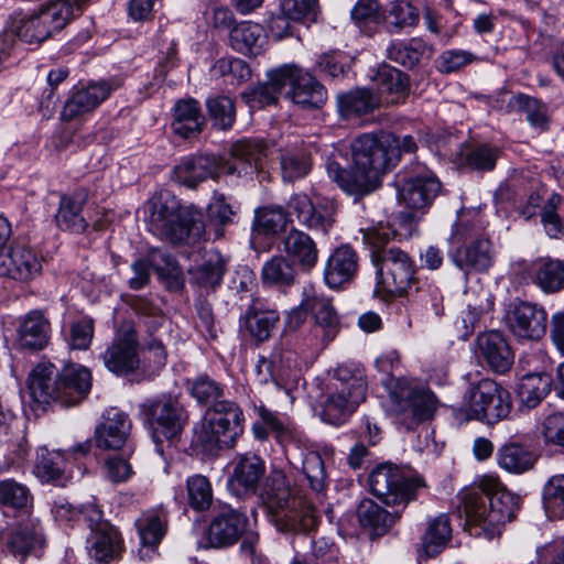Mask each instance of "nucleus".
Here are the masks:
<instances>
[{
  "label": "nucleus",
  "mask_w": 564,
  "mask_h": 564,
  "mask_svg": "<svg viewBox=\"0 0 564 564\" xmlns=\"http://www.w3.org/2000/svg\"><path fill=\"white\" fill-rule=\"evenodd\" d=\"M260 499L271 521L281 532H303L308 538L318 523L315 508L292 494L286 476L273 470L267 478ZM311 552L303 555L312 564H336V547L328 538L317 533L310 536Z\"/></svg>",
  "instance_id": "nucleus-1"
},
{
  "label": "nucleus",
  "mask_w": 564,
  "mask_h": 564,
  "mask_svg": "<svg viewBox=\"0 0 564 564\" xmlns=\"http://www.w3.org/2000/svg\"><path fill=\"white\" fill-rule=\"evenodd\" d=\"M350 148L351 170H345L335 158H329L326 171L343 191L355 196L373 192L381 176L399 163L395 134L391 132L364 133L352 141Z\"/></svg>",
  "instance_id": "nucleus-2"
},
{
  "label": "nucleus",
  "mask_w": 564,
  "mask_h": 564,
  "mask_svg": "<svg viewBox=\"0 0 564 564\" xmlns=\"http://www.w3.org/2000/svg\"><path fill=\"white\" fill-rule=\"evenodd\" d=\"M465 529L476 536L494 539L513 521L520 509V497L508 490L497 477L484 476L458 494Z\"/></svg>",
  "instance_id": "nucleus-3"
},
{
  "label": "nucleus",
  "mask_w": 564,
  "mask_h": 564,
  "mask_svg": "<svg viewBox=\"0 0 564 564\" xmlns=\"http://www.w3.org/2000/svg\"><path fill=\"white\" fill-rule=\"evenodd\" d=\"M286 209L267 206L257 210L256 229L264 235L276 234L295 218L307 230L326 236L336 223V205L327 198L313 202L305 194H295L289 199Z\"/></svg>",
  "instance_id": "nucleus-4"
},
{
  "label": "nucleus",
  "mask_w": 564,
  "mask_h": 564,
  "mask_svg": "<svg viewBox=\"0 0 564 564\" xmlns=\"http://www.w3.org/2000/svg\"><path fill=\"white\" fill-rule=\"evenodd\" d=\"M147 224L149 230L173 245H195L205 231L202 214L193 208L183 207L170 193H160L147 204Z\"/></svg>",
  "instance_id": "nucleus-5"
},
{
  "label": "nucleus",
  "mask_w": 564,
  "mask_h": 564,
  "mask_svg": "<svg viewBox=\"0 0 564 564\" xmlns=\"http://www.w3.org/2000/svg\"><path fill=\"white\" fill-rule=\"evenodd\" d=\"M364 240L371 247V260L377 270L378 284L390 294L402 295L416 284L414 264L406 252L387 248L389 234L379 229L364 231Z\"/></svg>",
  "instance_id": "nucleus-6"
},
{
  "label": "nucleus",
  "mask_w": 564,
  "mask_h": 564,
  "mask_svg": "<svg viewBox=\"0 0 564 564\" xmlns=\"http://www.w3.org/2000/svg\"><path fill=\"white\" fill-rule=\"evenodd\" d=\"M366 393L367 382L359 368L337 366L322 403V420L334 425L344 423L366 400Z\"/></svg>",
  "instance_id": "nucleus-7"
},
{
  "label": "nucleus",
  "mask_w": 564,
  "mask_h": 564,
  "mask_svg": "<svg viewBox=\"0 0 564 564\" xmlns=\"http://www.w3.org/2000/svg\"><path fill=\"white\" fill-rule=\"evenodd\" d=\"M73 18V7L63 1L41 7L31 12L11 15L7 31L30 45H40L61 31Z\"/></svg>",
  "instance_id": "nucleus-8"
},
{
  "label": "nucleus",
  "mask_w": 564,
  "mask_h": 564,
  "mask_svg": "<svg viewBox=\"0 0 564 564\" xmlns=\"http://www.w3.org/2000/svg\"><path fill=\"white\" fill-rule=\"evenodd\" d=\"M390 401L391 411L406 430H413L420 423L432 420L437 409V399L433 392L401 378L395 380Z\"/></svg>",
  "instance_id": "nucleus-9"
},
{
  "label": "nucleus",
  "mask_w": 564,
  "mask_h": 564,
  "mask_svg": "<svg viewBox=\"0 0 564 564\" xmlns=\"http://www.w3.org/2000/svg\"><path fill=\"white\" fill-rule=\"evenodd\" d=\"M140 413L149 425L156 449L161 454V445L177 438L187 422L186 411L171 397L147 400L140 405Z\"/></svg>",
  "instance_id": "nucleus-10"
},
{
  "label": "nucleus",
  "mask_w": 564,
  "mask_h": 564,
  "mask_svg": "<svg viewBox=\"0 0 564 564\" xmlns=\"http://www.w3.org/2000/svg\"><path fill=\"white\" fill-rule=\"evenodd\" d=\"M371 492L386 505H406L416 498L417 490L426 484L420 475H412L398 466L386 463L377 466L369 475Z\"/></svg>",
  "instance_id": "nucleus-11"
},
{
  "label": "nucleus",
  "mask_w": 564,
  "mask_h": 564,
  "mask_svg": "<svg viewBox=\"0 0 564 564\" xmlns=\"http://www.w3.org/2000/svg\"><path fill=\"white\" fill-rule=\"evenodd\" d=\"M243 413L232 401H221L210 408L202 424L198 438L206 446L231 447L243 432Z\"/></svg>",
  "instance_id": "nucleus-12"
},
{
  "label": "nucleus",
  "mask_w": 564,
  "mask_h": 564,
  "mask_svg": "<svg viewBox=\"0 0 564 564\" xmlns=\"http://www.w3.org/2000/svg\"><path fill=\"white\" fill-rule=\"evenodd\" d=\"M138 349L137 330L130 324L122 325L101 354L104 366L117 376L132 373L140 366Z\"/></svg>",
  "instance_id": "nucleus-13"
},
{
  "label": "nucleus",
  "mask_w": 564,
  "mask_h": 564,
  "mask_svg": "<svg viewBox=\"0 0 564 564\" xmlns=\"http://www.w3.org/2000/svg\"><path fill=\"white\" fill-rule=\"evenodd\" d=\"M285 96L304 109H318L327 100L326 88L308 72L294 64L283 65Z\"/></svg>",
  "instance_id": "nucleus-14"
},
{
  "label": "nucleus",
  "mask_w": 564,
  "mask_h": 564,
  "mask_svg": "<svg viewBox=\"0 0 564 564\" xmlns=\"http://www.w3.org/2000/svg\"><path fill=\"white\" fill-rule=\"evenodd\" d=\"M509 330L516 337L538 341L546 333L547 313L544 307L524 301H518L509 306L505 316Z\"/></svg>",
  "instance_id": "nucleus-15"
},
{
  "label": "nucleus",
  "mask_w": 564,
  "mask_h": 564,
  "mask_svg": "<svg viewBox=\"0 0 564 564\" xmlns=\"http://www.w3.org/2000/svg\"><path fill=\"white\" fill-rule=\"evenodd\" d=\"M173 172L177 183L196 188L208 178L215 180L226 173L225 160L209 154L189 155L183 158Z\"/></svg>",
  "instance_id": "nucleus-16"
},
{
  "label": "nucleus",
  "mask_w": 564,
  "mask_h": 564,
  "mask_svg": "<svg viewBox=\"0 0 564 564\" xmlns=\"http://www.w3.org/2000/svg\"><path fill=\"white\" fill-rule=\"evenodd\" d=\"M496 251L489 238H479L457 247L451 254L452 263L467 279L471 273H486L494 265Z\"/></svg>",
  "instance_id": "nucleus-17"
},
{
  "label": "nucleus",
  "mask_w": 564,
  "mask_h": 564,
  "mask_svg": "<svg viewBox=\"0 0 564 564\" xmlns=\"http://www.w3.org/2000/svg\"><path fill=\"white\" fill-rule=\"evenodd\" d=\"M42 257L35 250L14 243L8 253L0 252V276H9L19 281H31L42 272Z\"/></svg>",
  "instance_id": "nucleus-18"
},
{
  "label": "nucleus",
  "mask_w": 564,
  "mask_h": 564,
  "mask_svg": "<svg viewBox=\"0 0 564 564\" xmlns=\"http://www.w3.org/2000/svg\"><path fill=\"white\" fill-rule=\"evenodd\" d=\"M265 470V464L258 455L248 453L237 456L228 479L229 490L238 497L254 495L264 478Z\"/></svg>",
  "instance_id": "nucleus-19"
},
{
  "label": "nucleus",
  "mask_w": 564,
  "mask_h": 564,
  "mask_svg": "<svg viewBox=\"0 0 564 564\" xmlns=\"http://www.w3.org/2000/svg\"><path fill=\"white\" fill-rule=\"evenodd\" d=\"M269 147L262 139H242L230 148V155L236 161H225L226 174H251L264 167Z\"/></svg>",
  "instance_id": "nucleus-20"
},
{
  "label": "nucleus",
  "mask_w": 564,
  "mask_h": 564,
  "mask_svg": "<svg viewBox=\"0 0 564 564\" xmlns=\"http://www.w3.org/2000/svg\"><path fill=\"white\" fill-rule=\"evenodd\" d=\"M441 191V183L430 171L406 178L398 191L401 204L411 209L429 206Z\"/></svg>",
  "instance_id": "nucleus-21"
},
{
  "label": "nucleus",
  "mask_w": 564,
  "mask_h": 564,
  "mask_svg": "<svg viewBox=\"0 0 564 564\" xmlns=\"http://www.w3.org/2000/svg\"><path fill=\"white\" fill-rule=\"evenodd\" d=\"M248 525L247 517L231 508L216 514L208 528V542L214 547L235 544L245 533Z\"/></svg>",
  "instance_id": "nucleus-22"
},
{
  "label": "nucleus",
  "mask_w": 564,
  "mask_h": 564,
  "mask_svg": "<svg viewBox=\"0 0 564 564\" xmlns=\"http://www.w3.org/2000/svg\"><path fill=\"white\" fill-rule=\"evenodd\" d=\"M7 550L24 560L29 554L43 546V530L39 521L29 520L19 523L1 533Z\"/></svg>",
  "instance_id": "nucleus-23"
},
{
  "label": "nucleus",
  "mask_w": 564,
  "mask_h": 564,
  "mask_svg": "<svg viewBox=\"0 0 564 564\" xmlns=\"http://www.w3.org/2000/svg\"><path fill=\"white\" fill-rule=\"evenodd\" d=\"M117 86L111 82L101 80L90 83L86 87L76 90L65 102L61 117L70 121L79 116L93 111L102 102Z\"/></svg>",
  "instance_id": "nucleus-24"
},
{
  "label": "nucleus",
  "mask_w": 564,
  "mask_h": 564,
  "mask_svg": "<svg viewBox=\"0 0 564 564\" xmlns=\"http://www.w3.org/2000/svg\"><path fill=\"white\" fill-rule=\"evenodd\" d=\"M131 427L128 414L118 409H109L95 430L96 445L102 449H119L126 444Z\"/></svg>",
  "instance_id": "nucleus-25"
},
{
  "label": "nucleus",
  "mask_w": 564,
  "mask_h": 564,
  "mask_svg": "<svg viewBox=\"0 0 564 564\" xmlns=\"http://www.w3.org/2000/svg\"><path fill=\"white\" fill-rule=\"evenodd\" d=\"M281 242L286 258L303 271H311L316 267L319 251L308 234L292 227L285 232Z\"/></svg>",
  "instance_id": "nucleus-26"
},
{
  "label": "nucleus",
  "mask_w": 564,
  "mask_h": 564,
  "mask_svg": "<svg viewBox=\"0 0 564 564\" xmlns=\"http://www.w3.org/2000/svg\"><path fill=\"white\" fill-rule=\"evenodd\" d=\"M358 254L348 245L336 248L324 268V280L330 289H338L350 282L358 271Z\"/></svg>",
  "instance_id": "nucleus-27"
},
{
  "label": "nucleus",
  "mask_w": 564,
  "mask_h": 564,
  "mask_svg": "<svg viewBox=\"0 0 564 564\" xmlns=\"http://www.w3.org/2000/svg\"><path fill=\"white\" fill-rule=\"evenodd\" d=\"M91 388V372L78 364L65 366L59 371L61 405L70 406L83 401Z\"/></svg>",
  "instance_id": "nucleus-28"
},
{
  "label": "nucleus",
  "mask_w": 564,
  "mask_h": 564,
  "mask_svg": "<svg viewBox=\"0 0 564 564\" xmlns=\"http://www.w3.org/2000/svg\"><path fill=\"white\" fill-rule=\"evenodd\" d=\"M29 390L34 401L48 404L58 402L59 394V372L51 362H40L29 375Z\"/></svg>",
  "instance_id": "nucleus-29"
},
{
  "label": "nucleus",
  "mask_w": 564,
  "mask_h": 564,
  "mask_svg": "<svg viewBox=\"0 0 564 564\" xmlns=\"http://www.w3.org/2000/svg\"><path fill=\"white\" fill-rule=\"evenodd\" d=\"M478 357L496 372L503 373L510 369L513 356L501 333L491 330L477 338Z\"/></svg>",
  "instance_id": "nucleus-30"
},
{
  "label": "nucleus",
  "mask_w": 564,
  "mask_h": 564,
  "mask_svg": "<svg viewBox=\"0 0 564 564\" xmlns=\"http://www.w3.org/2000/svg\"><path fill=\"white\" fill-rule=\"evenodd\" d=\"M295 360L291 351H274L270 358L260 357L256 371L260 383L272 381L278 388H285L286 382L295 376Z\"/></svg>",
  "instance_id": "nucleus-31"
},
{
  "label": "nucleus",
  "mask_w": 564,
  "mask_h": 564,
  "mask_svg": "<svg viewBox=\"0 0 564 564\" xmlns=\"http://www.w3.org/2000/svg\"><path fill=\"white\" fill-rule=\"evenodd\" d=\"M86 543L88 554L98 563H109L118 558L122 551L120 533L111 524H101L100 529L90 532Z\"/></svg>",
  "instance_id": "nucleus-32"
},
{
  "label": "nucleus",
  "mask_w": 564,
  "mask_h": 564,
  "mask_svg": "<svg viewBox=\"0 0 564 564\" xmlns=\"http://www.w3.org/2000/svg\"><path fill=\"white\" fill-rule=\"evenodd\" d=\"M303 305L312 314L315 325L323 330V338L333 340L339 332V317L332 300L315 292L306 293Z\"/></svg>",
  "instance_id": "nucleus-33"
},
{
  "label": "nucleus",
  "mask_w": 564,
  "mask_h": 564,
  "mask_svg": "<svg viewBox=\"0 0 564 564\" xmlns=\"http://www.w3.org/2000/svg\"><path fill=\"white\" fill-rule=\"evenodd\" d=\"M241 321L249 335L258 343H263L271 337L280 321V315L275 310L267 308L256 300L247 308Z\"/></svg>",
  "instance_id": "nucleus-34"
},
{
  "label": "nucleus",
  "mask_w": 564,
  "mask_h": 564,
  "mask_svg": "<svg viewBox=\"0 0 564 564\" xmlns=\"http://www.w3.org/2000/svg\"><path fill=\"white\" fill-rule=\"evenodd\" d=\"M50 322L41 312H30L18 330L20 348L32 351L44 349L50 341Z\"/></svg>",
  "instance_id": "nucleus-35"
},
{
  "label": "nucleus",
  "mask_w": 564,
  "mask_h": 564,
  "mask_svg": "<svg viewBox=\"0 0 564 564\" xmlns=\"http://www.w3.org/2000/svg\"><path fill=\"white\" fill-rule=\"evenodd\" d=\"M204 116L197 100L193 98L178 100L173 109L172 130L182 138H192L202 131Z\"/></svg>",
  "instance_id": "nucleus-36"
},
{
  "label": "nucleus",
  "mask_w": 564,
  "mask_h": 564,
  "mask_svg": "<svg viewBox=\"0 0 564 564\" xmlns=\"http://www.w3.org/2000/svg\"><path fill=\"white\" fill-rule=\"evenodd\" d=\"M283 65L268 72V80L242 93L243 101L252 109L275 104L284 91Z\"/></svg>",
  "instance_id": "nucleus-37"
},
{
  "label": "nucleus",
  "mask_w": 564,
  "mask_h": 564,
  "mask_svg": "<svg viewBox=\"0 0 564 564\" xmlns=\"http://www.w3.org/2000/svg\"><path fill=\"white\" fill-rule=\"evenodd\" d=\"M281 11L283 17H276L271 20L272 31L278 30L280 36L289 34V20L314 22L318 14L317 0H281Z\"/></svg>",
  "instance_id": "nucleus-38"
},
{
  "label": "nucleus",
  "mask_w": 564,
  "mask_h": 564,
  "mask_svg": "<svg viewBox=\"0 0 564 564\" xmlns=\"http://www.w3.org/2000/svg\"><path fill=\"white\" fill-rule=\"evenodd\" d=\"M87 198L88 194L84 189L62 196L55 216L56 223L62 229L83 232L87 228V221L83 215V207Z\"/></svg>",
  "instance_id": "nucleus-39"
},
{
  "label": "nucleus",
  "mask_w": 564,
  "mask_h": 564,
  "mask_svg": "<svg viewBox=\"0 0 564 564\" xmlns=\"http://www.w3.org/2000/svg\"><path fill=\"white\" fill-rule=\"evenodd\" d=\"M498 465L510 474H524L531 470L538 459L536 454L527 445L510 442L497 453Z\"/></svg>",
  "instance_id": "nucleus-40"
},
{
  "label": "nucleus",
  "mask_w": 564,
  "mask_h": 564,
  "mask_svg": "<svg viewBox=\"0 0 564 564\" xmlns=\"http://www.w3.org/2000/svg\"><path fill=\"white\" fill-rule=\"evenodd\" d=\"M358 521L371 535L381 536L400 518L399 512L390 513L371 499H364L357 509Z\"/></svg>",
  "instance_id": "nucleus-41"
},
{
  "label": "nucleus",
  "mask_w": 564,
  "mask_h": 564,
  "mask_svg": "<svg viewBox=\"0 0 564 564\" xmlns=\"http://www.w3.org/2000/svg\"><path fill=\"white\" fill-rule=\"evenodd\" d=\"M420 22V11L410 1L393 0L383 13V23L389 34H401L414 29Z\"/></svg>",
  "instance_id": "nucleus-42"
},
{
  "label": "nucleus",
  "mask_w": 564,
  "mask_h": 564,
  "mask_svg": "<svg viewBox=\"0 0 564 564\" xmlns=\"http://www.w3.org/2000/svg\"><path fill=\"white\" fill-rule=\"evenodd\" d=\"M432 53L433 47L422 37L393 42L387 50L390 61L406 68L415 67L423 57H430Z\"/></svg>",
  "instance_id": "nucleus-43"
},
{
  "label": "nucleus",
  "mask_w": 564,
  "mask_h": 564,
  "mask_svg": "<svg viewBox=\"0 0 564 564\" xmlns=\"http://www.w3.org/2000/svg\"><path fill=\"white\" fill-rule=\"evenodd\" d=\"M499 383L485 378L476 383H470L463 395L459 411L464 413L467 420L480 419L485 412L486 404L492 397Z\"/></svg>",
  "instance_id": "nucleus-44"
},
{
  "label": "nucleus",
  "mask_w": 564,
  "mask_h": 564,
  "mask_svg": "<svg viewBox=\"0 0 564 564\" xmlns=\"http://www.w3.org/2000/svg\"><path fill=\"white\" fill-rule=\"evenodd\" d=\"M337 106L341 118L351 120L377 109L379 99L370 89L358 88L338 96Z\"/></svg>",
  "instance_id": "nucleus-45"
},
{
  "label": "nucleus",
  "mask_w": 564,
  "mask_h": 564,
  "mask_svg": "<svg viewBox=\"0 0 564 564\" xmlns=\"http://www.w3.org/2000/svg\"><path fill=\"white\" fill-rule=\"evenodd\" d=\"M263 29L253 22L236 24L229 33V44L238 53L243 55H258L263 46Z\"/></svg>",
  "instance_id": "nucleus-46"
},
{
  "label": "nucleus",
  "mask_w": 564,
  "mask_h": 564,
  "mask_svg": "<svg viewBox=\"0 0 564 564\" xmlns=\"http://www.w3.org/2000/svg\"><path fill=\"white\" fill-rule=\"evenodd\" d=\"M141 543L156 546L161 543L167 530V514L162 508L143 512L135 521Z\"/></svg>",
  "instance_id": "nucleus-47"
},
{
  "label": "nucleus",
  "mask_w": 564,
  "mask_h": 564,
  "mask_svg": "<svg viewBox=\"0 0 564 564\" xmlns=\"http://www.w3.org/2000/svg\"><path fill=\"white\" fill-rule=\"evenodd\" d=\"M225 270V259L219 252H212L202 264L188 270L189 280L197 286L214 290L220 284Z\"/></svg>",
  "instance_id": "nucleus-48"
},
{
  "label": "nucleus",
  "mask_w": 564,
  "mask_h": 564,
  "mask_svg": "<svg viewBox=\"0 0 564 564\" xmlns=\"http://www.w3.org/2000/svg\"><path fill=\"white\" fill-rule=\"evenodd\" d=\"M553 379L546 372L528 373L519 386L521 403L528 409L536 408L551 392Z\"/></svg>",
  "instance_id": "nucleus-49"
},
{
  "label": "nucleus",
  "mask_w": 564,
  "mask_h": 564,
  "mask_svg": "<svg viewBox=\"0 0 564 564\" xmlns=\"http://www.w3.org/2000/svg\"><path fill=\"white\" fill-rule=\"evenodd\" d=\"M534 283L545 293L564 289V260L543 258L534 263Z\"/></svg>",
  "instance_id": "nucleus-50"
},
{
  "label": "nucleus",
  "mask_w": 564,
  "mask_h": 564,
  "mask_svg": "<svg viewBox=\"0 0 564 564\" xmlns=\"http://www.w3.org/2000/svg\"><path fill=\"white\" fill-rule=\"evenodd\" d=\"M508 108L513 111L524 112L527 121L531 127L541 131L549 129V107L541 100L525 94H517L509 100Z\"/></svg>",
  "instance_id": "nucleus-51"
},
{
  "label": "nucleus",
  "mask_w": 564,
  "mask_h": 564,
  "mask_svg": "<svg viewBox=\"0 0 564 564\" xmlns=\"http://www.w3.org/2000/svg\"><path fill=\"white\" fill-rule=\"evenodd\" d=\"M373 82L380 94L391 96L389 102H398L409 90L408 75L390 65L380 66Z\"/></svg>",
  "instance_id": "nucleus-52"
},
{
  "label": "nucleus",
  "mask_w": 564,
  "mask_h": 564,
  "mask_svg": "<svg viewBox=\"0 0 564 564\" xmlns=\"http://www.w3.org/2000/svg\"><path fill=\"white\" fill-rule=\"evenodd\" d=\"M479 238H489L480 213L476 210L459 213L451 235L452 245L463 246Z\"/></svg>",
  "instance_id": "nucleus-53"
},
{
  "label": "nucleus",
  "mask_w": 564,
  "mask_h": 564,
  "mask_svg": "<svg viewBox=\"0 0 564 564\" xmlns=\"http://www.w3.org/2000/svg\"><path fill=\"white\" fill-rule=\"evenodd\" d=\"M33 502L29 487L12 478L0 480V507L26 511Z\"/></svg>",
  "instance_id": "nucleus-54"
},
{
  "label": "nucleus",
  "mask_w": 564,
  "mask_h": 564,
  "mask_svg": "<svg viewBox=\"0 0 564 564\" xmlns=\"http://www.w3.org/2000/svg\"><path fill=\"white\" fill-rule=\"evenodd\" d=\"M452 535L449 518L440 514L429 525L423 536V547L429 556L438 554L448 543Z\"/></svg>",
  "instance_id": "nucleus-55"
},
{
  "label": "nucleus",
  "mask_w": 564,
  "mask_h": 564,
  "mask_svg": "<svg viewBox=\"0 0 564 564\" xmlns=\"http://www.w3.org/2000/svg\"><path fill=\"white\" fill-rule=\"evenodd\" d=\"M33 473L43 482L57 481L64 473V458L59 453L40 447Z\"/></svg>",
  "instance_id": "nucleus-56"
},
{
  "label": "nucleus",
  "mask_w": 564,
  "mask_h": 564,
  "mask_svg": "<svg viewBox=\"0 0 564 564\" xmlns=\"http://www.w3.org/2000/svg\"><path fill=\"white\" fill-rule=\"evenodd\" d=\"M294 265L286 257L275 256L264 263L262 280L270 285H291L295 279Z\"/></svg>",
  "instance_id": "nucleus-57"
},
{
  "label": "nucleus",
  "mask_w": 564,
  "mask_h": 564,
  "mask_svg": "<svg viewBox=\"0 0 564 564\" xmlns=\"http://www.w3.org/2000/svg\"><path fill=\"white\" fill-rule=\"evenodd\" d=\"M542 498L549 518H564V475L552 476L546 481Z\"/></svg>",
  "instance_id": "nucleus-58"
},
{
  "label": "nucleus",
  "mask_w": 564,
  "mask_h": 564,
  "mask_svg": "<svg viewBox=\"0 0 564 564\" xmlns=\"http://www.w3.org/2000/svg\"><path fill=\"white\" fill-rule=\"evenodd\" d=\"M511 409L512 401L509 391L502 386L498 384L496 391L482 411L485 413L480 415L478 421L494 425L502 420H506L509 416Z\"/></svg>",
  "instance_id": "nucleus-59"
},
{
  "label": "nucleus",
  "mask_w": 564,
  "mask_h": 564,
  "mask_svg": "<svg viewBox=\"0 0 564 564\" xmlns=\"http://www.w3.org/2000/svg\"><path fill=\"white\" fill-rule=\"evenodd\" d=\"M187 500L196 511L207 510L213 502L212 485L206 476L194 475L186 481Z\"/></svg>",
  "instance_id": "nucleus-60"
},
{
  "label": "nucleus",
  "mask_w": 564,
  "mask_h": 564,
  "mask_svg": "<svg viewBox=\"0 0 564 564\" xmlns=\"http://www.w3.org/2000/svg\"><path fill=\"white\" fill-rule=\"evenodd\" d=\"M257 412L262 423L275 433L280 443L285 444L301 441V433L294 426L281 421L276 412L267 409L264 405H259Z\"/></svg>",
  "instance_id": "nucleus-61"
},
{
  "label": "nucleus",
  "mask_w": 564,
  "mask_h": 564,
  "mask_svg": "<svg viewBox=\"0 0 564 564\" xmlns=\"http://www.w3.org/2000/svg\"><path fill=\"white\" fill-rule=\"evenodd\" d=\"M302 471L313 491L319 494L326 488L327 474L324 460L317 452H308L304 455Z\"/></svg>",
  "instance_id": "nucleus-62"
},
{
  "label": "nucleus",
  "mask_w": 564,
  "mask_h": 564,
  "mask_svg": "<svg viewBox=\"0 0 564 564\" xmlns=\"http://www.w3.org/2000/svg\"><path fill=\"white\" fill-rule=\"evenodd\" d=\"M207 110L216 127L223 130L231 128L236 118V108L231 98L227 96L209 98Z\"/></svg>",
  "instance_id": "nucleus-63"
},
{
  "label": "nucleus",
  "mask_w": 564,
  "mask_h": 564,
  "mask_svg": "<svg viewBox=\"0 0 564 564\" xmlns=\"http://www.w3.org/2000/svg\"><path fill=\"white\" fill-rule=\"evenodd\" d=\"M311 169L310 155L305 152H288L281 155V173L284 181L304 177Z\"/></svg>",
  "instance_id": "nucleus-64"
}]
</instances>
